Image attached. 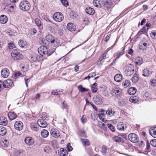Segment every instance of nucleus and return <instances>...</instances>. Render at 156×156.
I'll return each instance as SVG.
<instances>
[{"instance_id":"1","label":"nucleus","mask_w":156,"mask_h":156,"mask_svg":"<svg viewBox=\"0 0 156 156\" xmlns=\"http://www.w3.org/2000/svg\"><path fill=\"white\" fill-rule=\"evenodd\" d=\"M19 7L23 11H28L30 7V4L27 1H23L20 3Z\"/></svg>"},{"instance_id":"2","label":"nucleus","mask_w":156,"mask_h":156,"mask_svg":"<svg viewBox=\"0 0 156 156\" xmlns=\"http://www.w3.org/2000/svg\"><path fill=\"white\" fill-rule=\"evenodd\" d=\"M128 139L131 142L136 143L139 140V138L138 136L134 133H131L128 136Z\"/></svg>"},{"instance_id":"3","label":"nucleus","mask_w":156,"mask_h":156,"mask_svg":"<svg viewBox=\"0 0 156 156\" xmlns=\"http://www.w3.org/2000/svg\"><path fill=\"white\" fill-rule=\"evenodd\" d=\"M11 56L14 60H18L21 57V55L16 49H13L12 51Z\"/></svg>"},{"instance_id":"4","label":"nucleus","mask_w":156,"mask_h":156,"mask_svg":"<svg viewBox=\"0 0 156 156\" xmlns=\"http://www.w3.org/2000/svg\"><path fill=\"white\" fill-rule=\"evenodd\" d=\"M23 123L20 121H16L14 124V127L18 130H21L23 129Z\"/></svg>"},{"instance_id":"5","label":"nucleus","mask_w":156,"mask_h":156,"mask_svg":"<svg viewBox=\"0 0 156 156\" xmlns=\"http://www.w3.org/2000/svg\"><path fill=\"white\" fill-rule=\"evenodd\" d=\"M122 94V91L119 90L117 88H114L112 90V94L113 96H115L117 98H120V95Z\"/></svg>"},{"instance_id":"6","label":"nucleus","mask_w":156,"mask_h":156,"mask_svg":"<svg viewBox=\"0 0 156 156\" xmlns=\"http://www.w3.org/2000/svg\"><path fill=\"white\" fill-rule=\"evenodd\" d=\"M9 70L6 68L2 69L1 72V75L2 77L6 78L9 75Z\"/></svg>"},{"instance_id":"7","label":"nucleus","mask_w":156,"mask_h":156,"mask_svg":"<svg viewBox=\"0 0 156 156\" xmlns=\"http://www.w3.org/2000/svg\"><path fill=\"white\" fill-rule=\"evenodd\" d=\"M37 124L38 126L42 128L46 127L48 125L46 121L42 119H39L37 121Z\"/></svg>"},{"instance_id":"8","label":"nucleus","mask_w":156,"mask_h":156,"mask_svg":"<svg viewBox=\"0 0 156 156\" xmlns=\"http://www.w3.org/2000/svg\"><path fill=\"white\" fill-rule=\"evenodd\" d=\"M13 82L10 80H7L3 82V87L5 88H9L12 84Z\"/></svg>"},{"instance_id":"9","label":"nucleus","mask_w":156,"mask_h":156,"mask_svg":"<svg viewBox=\"0 0 156 156\" xmlns=\"http://www.w3.org/2000/svg\"><path fill=\"white\" fill-rule=\"evenodd\" d=\"M58 153L60 156H67L68 154L67 150L63 148H61L58 150Z\"/></svg>"},{"instance_id":"10","label":"nucleus","mask_w":156,"mask_h":156,"mask_svg":"<svg viewBox=\"0 0 156 156\" xmlns=\"http://www.w3.org/2000/svg\"><path fill=\"white\" fill-rule=\"evenodd\" d=\"M53 19H57V20H63L64 18L62 14L60 12H55L53 14Z\"/></svg>"},{"instance_id":"11","label":"nucleus","mask_w":156,"mask_h":156,"mask_svg":"<svg viewBox=\"0 0 156 156\" xmlns=\"http://www.w3.org/2000/svg\"><path fill=\"white\" fill-rule=\"evenodd\" d=\"M94 5L96 7L101 8L104 6L103 4V1L100 0H94L93 1Z\"/></svg>"},{"instance_id":"12","label":"nucleus","mask_w":156,"mask_h":156,"mask_svg":"<svg viewBox=\"0 0 156 156\" xmlns=\"http://www.w3.org/2000/svg\"><path fill=\"white\" fill-rule=\"evenodd\" d=\"M25 143L29 146H31L34 142L33 139L31 137H27L25 139Z\"/></svg>"},{"instance_id":"13","label":"nucleus","mask_w":156,"mask_h":156,"mask_svg":"<svg viewBox=\"0 0 156 156\" xmlns=\"http://www.w3.org/2000/svg\"><path fill=\"white\" fill-rule=\"evenodd\" d=\"M50 133L51 136L54 137H58L60 135V134L56 129H52L51 130Z\"/></svg>"},{"instance_id":"14","label":"nucleus","mask_w":156,"mask_h":156,"mask_svg":"<svg viewBox=\"0 0 156 156\" xmlns=\"http://www.w3.org/2000/svg\"><path fill=\"white\" fill-rule=\"evenodd\" d=\"M31 129L34 131H37L39 130V126L35 122H32L30 125Z\"/></svg>"},{"instance_id":"15","label":"nucleus","mask_w":156,"mask_h":156,"mask_svg":"<svg viewBox=\"0 0 156 156\" xmlns=\"http://www.w3.org/2000/svg\"><path fill=\"white\" fill-rule=\"evenodd\" d=\"M49 42H50L54 47L57 46L59 44V41L58 40L54 38L49 39Z\"/></svg>"},{"instance_id":"16","label":"nucleus","mask_w":156,"mask_h":156,"mask_svg":"<svg viewBox=\"0 0 156 156\" xmlns=\"http://www.w3.org/2000/svg\"><path fill=\"white\" fill-rule=\"evenodd\" d=\"M8 123L6 118L4 117H0V125L3 126L6 125Z\"/></svg>"},{"instance_id":"17","label":"nucleus","mask_w":156,"mask_h":156,"mask_svg":"<svg viewBox=\"0 0 156 156\" xmlns=\"http://www.w3.org/2000/svg\"><path fill=\"white\" fill-rule=\"evenodd\" d=\"M113 140L117 143H122V144L124 143V140L122 138L117 136H114Z\"/></svg>"},{"instance_id":"18","label":"nucleus","mask_w":156,"mask_h":156,"mask_svg":"<svg viewBox=\"0 0 156 156\" xmlns=\"http://www.w3.org/2000/svg\"><path fill=\"white\" fill-rule=\"evenodd\" d=\"M93 100L95 103L97 105H99L102 102V99L99 96H96L93 98Z\"/></svg>"},{"instance_id":"19","label":"nucleus","mask_w":156,"mask_h":156,"mask_svg":"<svg viewBox=\"0 0 156 156\" xmlns=\"http://www.w3.org/2000/svg\"><path fill=\"white\" fill-rule=\"evenodd\" d=\"M85 10L87 13L91 15H93L95 12V10L94 9L89 7H87Z\"/></svg>"},{"instance_id":"20","label":"nucleus","mask_w":156,"mask_h":156,"mask_svg":"<svg viewBox=\"0 0 156 156\" xmlns=\"http://www.w3.org/2000/svg\"><path fill=\"white\" fill-rule=\"evenodd\" d=\"M67 28L70 31H74L75 30V25L72 23L68 24Z\"/></svg>"},{"instance_id":"21","label":"nucleus","mask_w":156,"mask_h":156,"mask_svg":"<svg viewBox=\"0 0 156 156\" xmlns=\"http://www.w3.org/2000/svg\"><path fill=\"white\" fill-rule=\"evenodd\" d=\"M122 78V76L121 74H117L115 75L114 79L115 81L117 82H119L121 81Z\"/></svg>"},{"instance_id":"22","label":"nucleus","mask_w":156,"mask_h":156,"mask_svg":"<svg viewBox=\"0 0 156 156\" xmlns=\"http://www.w3.org/2000/svg\"><path fill=\"white\" fill-rule=\"evenodd\" d=\"M27 42L23 40L20 39L18 42V44L21 47L24 48L27 45Z\"/></svg>"},{"instance_id":"23","label":"nucleus","mask_w":156,"mask_h":156,"mask_svg":"<svg viewBox=\"0 0 156 156\" xmlns=\"http://www.w3.org/2000/svg\"><path fill=\"white\" fill-rule=\"evenodd\" d=\"M8 116L9 119L11 120L15 119L17 117L16 114L13 112H10L8 114Z\"/></svg>"},{"instance_id":"24","label":"nucleus","mask_w":156,"mask_h":156,"mask_svg":"<svg viewBox=\"0 0 156 156\" xmlns=\"http://www.w3.org/2000/svg\"><path fill=\"white\" fill-rule=\"evenodd\" d=\"M103 4H104V5H105L107 9H108L111 8L112 2L110 0H108L106 1L105 2L103 1Z\"/></svg>"},{"instance_id":"25","label":"nucleus","mask_w":156,"mask_h":156,"mask_svg":"<svg viewBox=\"0 0 156 156\" xmlns=\"http://www.w3.org/2000/svg\"><path fill=\"white\" fill-rule=\"evenodd\" d=\"M136 91V89L134 87L130 88L128 90V93L130 95H133Z\"/></svg>"},{"instance_id":"26","label":"nucleus","mask_w":156,"mask_h":156,"mask_svg":"<svg viewBox=\"0 0 156 156\" xmlns=\"http://www.w3.org/2000/svg\"><path fill=\"white\" fill-rule=\"evenodd\" d=\"M80 140L83 146H88L90 144L89 140L87 139H81Z\"/></svg>"},{"instance_id":"27","label":"nucleus","mask_w":156,"mask_h":156,"mask_svg":"<svg viewBox=\"0 0 156 156\" xmlns=\"http://www.w3.org/2000/svg\"><path fill=\"white\" fill-rule=\"evenodd\" d=\"M143 76L144 77H148L151 74L152 72L149 71L147 69H144L143 70Z\"/></svg>"},{"instance_id":"28","label":"nucleus","mask_w":156,"mask_h":156,"mask_svg":"<svg viewBox=\"0 0 156 156\" xmlns=\"http://www.w3.org/2000/svg\"><path fill=\"white\" fill-rule=\"evenodd\" d=\"M78 88L79 91L82 93L87 92L89 90V89L87 88L83 87L81 85H79Z\"/></svg>"},{"instance_id":"29","label":"nucleus","mask_w":156,"mask_h":156,"mask_svg":"<svg viewBox=\"0 0 156 156\" xmlns=\"http://www.w3.org/2000/svg\"><path fill=\"white\" fill-rule=\"evenodd\" d=\"M143 62V59L140 57H137L135 60V63L138 66L140 65Z\"/></svg>"},{"instance_id":"30","label":"nucleus","mask_w":156,"mask_h":156,"mask_svg":"<svg viewBox=\"0 0 156 156\" xmlns=\"http://www.w3.org/2000/svg\"><path fill=\"white\" fill-rule=\"evenodd\" d=\"M147 45V43L143 42V41H142L140 43L139 47L140 49L144 50L145 48V47H146Z\"/></svg>"},{"instance_id":"31","label":"nucleus","mask_w":156,"mask_h":156,"mask_svg":"<svg viewBox=\"0 0 156 156\" xmlns=\"http://www.w3.org/2000/svg\"><path fill=\"white\" fill-rule=\"evenodd\" d=\"M6 133V130L3 126L0 127V135L2 136L5 135Z\"/></svg>"},{"instance_id":"32","label":"nucleus","mask_w":156,"mask_h":156,"mask_svg":"<svg viewBox=\"0 0 156 156\" xmlns=\"http://www.w3.org/2000/svg\"><path fill=\"white\" fill-rule=\"evenodd\" d=\"M97 86L98 84L96 83H94L92 85L91 89L93 93H95L98 90Z\"/></svg>"},{"instance_id":"33","label":"nucleus","mask_w":156,"mask_h":156,"mask_svg":"<svg viewBox=\"0 0 156 156\" xmlns=\"http://www.w3.org/2000/svg\"><path fill=\"white\" fill-rule=\"evenodd\" d=\"M49 134L48 131L45 129H43L41 132V135L43 138L47 137Z\"/></svg>"},{"instance_id":"34","label":"nucleus","mask_w":156,"mask_h":156,"mask_svg":"<svg viewBox=\"0 0 156 156\" xmlns=\"http://www.w3.org/2000/svg\"><path fill=\"white\" fill-rule=\"evenodd\" d=\"M149 131L151 135L154 138H156V127H154L152 129L151 131Z\"/></svg>"},{"instance_id":"35","label":"nucleus","mask_w":156,"mask_h":156,"mask_svg":"<svg viewBox=\"0 0 156 156\" xmlns=\"http://www.w3.org/2000/svg\"><path fill=\"white\" fill-rule=\"evenodd\" d=\"M131 80L132 82L133 83H136L139 80V78L136 73H135L133 75L132 78Z\"/></svg>"},{"instance_id":"36","label":"nucleus","mask_w":156,"mask_h":156,"mask_svg":"<svg viewBox=\"0 0 156 156\" xmlns=\"http://www.w3.org/2000/svg\"><path fill=\"white\" fill-rule=\"evenodd\" d=\"M129 101L131 102L136 103L138 102V100L136 96H131L130 98Z\"/></svg>"},{"instance_id":"37","label":"nucleus","mask_w":156,"mask_h":156,"mask_svg":"<svg viewBox=\"0 0 156 156\" xmlns=\"http://www.w3.org/2000/svg\"><path fill=\"white\" fill-rule=\"evenodd\" d=\"M117 127L119 130H124L125 129L124 123L122 122L119 123L117 126Z\"/></svg>"},{"instance_id":"38","label":"nucleus","mask_w":156,"mask_h":156,"mask_svg":"<svg viewBox=\"0 0 156 156\" xmlns=\"http://www.w3.org/2000/svg\"><path fill=\"white\" fill-rule=\"evenodd\" d=\"M126 102L124 99L119 100L118 102L119 105L121 107L124 106L126 104Z\"/></svg>"},{"instance_id":"39","label":"nucleus","mask_w":156,"mask_h":156,"mask_svg":"<svg viewBox=\"0 0 156 156\" xmlns=\"http://www.w3.org/2000/svg\"><path fill=\"white\" fill-rule=\"evenodd\" d=\"M43 48H42V52L44 55H46L47 56H49L48 53V50H47V48L46 47L43 46Z\"/></svg>"},{"instance_id":"40","label":"nucleus","mask_w":156,"mask_h":156,"mask_svg":"<svg viewBox=\"0 0 156 156\" xmlns=\"http://www.w3.org/2000/svg\"><path fill=\"white\" fill-rule=\"evenodd\" d=\"M130 82L129 80H126L122 82V85L125 88L127 87L130 86Z\"/></svg>"},{"instance_id":"41","label":"nucleus","mask_w":156,"mask_h":156,"mask_svg":"<svg viewBox=\"0 0 156 156\" xmlns=\"http://www.w3.org/2000/svg\"><path fill=\"white\" fill-rule=\"evenodd\" d=\"M63 91V90L62 89L61 90H58L57 89L52 91L51 92V94H54L55 95H59L60 94V92H62Z\"/></svg>"},{"instance_id":"42","label":"nucleus","mask_w":156,"mask_h":156,"mask_svg":"<svg viewBox=\"0 0 156 156\" xmlns=\"http://www.w3.org/2000/svg\"><path fill=\"white\" fill-rule=\"evenodd\" d=\"M114 113V112L112 111L111 108L108 109V111L106 112V114L109 116H111Z\"/></svg>"},{"instance_id":"43","label":"nucleus","mask_w":156,"mask_h":156,"mask_svg":"<svg viewBox=\"0 0 156 156\" xmlns=\"http://www.w3.org/2000/svg\"><path fill=\"white\" fill-rule=\"evenodd\" d=\"M129 69H126L124 72L125 74L127 76H131L133 73V72L129 71Z\"/></svg>"},{"instance_id":"44","label":"nucleus","mask_w":156,"mask_h":156,"mask_svg":"<svg viewBox=\"0 0 156 156\" xmlns=\"http://www.w3.org/2000/svg\"><path fill=\"white\" fill-rule=\"evenodd\" d=\"M22 75V73L20 72H17L15 73L13 75L12 77L14 78V80H15L18 77L17 76H19Z\"/></svg>"},{"instance_id":"45","label":"nucleus","mask_w":156,"mask_h":156,"mask_svg":"<svg viewBox=\"0 0 156 156\" xmlns=\"http://www.w3.org/2000/svg\"><path fill=\"white\" fill-rule=\"evenodd\" d=\"M37 54H34L31 57L30 60L33 62L36 61L37 60Z\"/></svg>"},{"instance_id":"46","label":"nucleus","mask_w":156,"mask_h":156,"mask_svg":"<svg viewBox=\"0 0 156 156\" xmlns=\"http://www.w3.org/2000/svg\"><path fill=\"white\" fill-rule=\"evenodd\" d=\"M107 147L105 145H103L101 148V153L103 154H105L107 151Z\"/></svg>"},{"instance_id":"47","label":"nucleus","mask_w":156,"mask_h":156,"mask_svg":"<svg viewBox=\"0 0 156 156\" xmlns=\"http://www.w3.org/2000/svg\"><path fill=\"white\" fill-rule=\"evenodd\" d=\"M148 29V28H146L145 26H144L143 28L140 30L139 32L143 34H145L146 33V30Z\"/></svg>"},{"instance_id":"48","label":"nucleus","mask_w":156,"mask_h":156,"mask_svg":"<svg viewBox=\"0 0 156 156\" xmlns=\"http://www.w3.org/2000/svg\"><path fill=\"white\" fill-rule=\"evenodd\" d=\"M81 134V136L83 137H87L85 132L83 128L80 129L79 130Z\"/></svg>"},{"instance_id":"49","label":"nucleus","mask_w":156,"mask_h":156,"mask_svg":"<svg viewBox=\"0 0 156 156\" xmlns=\"http://www.w3.org/2000/svg\"><path fill=\"white\" fill-rule=\"evenodd\" d=\"M46 57V55H44V54L42 55H38L37 56V60L38 61H40L41 60H42L44 58Z\"/></svg>"},{"instance_id":"50","label":"nucleus","mask_w":156,"mask_h":156,"mask_svg":"<svg viewBox=\"0 0 156 156\" xmlns=\"http://www.w3.org/2000/svg\"><path fill=\"white\" fill-rule=\"evenodd\" d=\"M126 69H129V71L133 72L134 71V67L131 64H130Z\"/></svg>"},{"instance_id":"51","label":"nucleus","mask_w":156,"mask_h":156,"mask_svg":"<svg viewBox=\"0 0 156 156\" xmlns=\"http://www.w3.org/2000/svg\"><path fill=\"white\" fill-rule=\"evenodd\" d=\"M106 53L103 54L101 57L99 58V60L100 62H103L104 61V60H103V59L107 58V57L106 55Z\"/></svg>"},{"instance_id":"52","label":"nucleus","mask_w":156,"mask_h":156,"mask_svg":"<svg viewBox=\"0 0 156 156\" xmlns=\"http://www.w3.org/2000/svg\"><path fill=\"white\" fill-rule=\"evenodd\" d=\"M61 1L63 5L67 7L69 5L68 2L67 0H61Z\"/></svg>"},{"instance_id":"53","label":"nucleus","mask_w":156,"mask_h":156,"mask_svg":"<svg viewBox=\"0 0 156 156\" xmlns=\"http://www.w3.org/2000/svg\"><path fill=\"white\" fill-rule=\"evenodd\" d=\"M67 151L69 152L71 151L73 149V147L70 145V144L69 143H68L67 145Z\"/></svg>"},{"instance_id":"54","label":"nucleus","mask_w":156,"mask_h":156,"mask_svg":"<svg viewBox=\"0 0 156 156\" xmlns=\"http://www.w3.org/2000/svg\"><path fill=\"white\" fill-rule=\"evenodd\" d=\"M150 84L153 87H154L156 86V80L155 79H152L150 81Z\"/></svg>"},{"instance_id":"55","label":"nucleus","mask_w":156,"mask_h":156,"mask_svg":"<svg viewBox=\"0 0 156 156\" xmlns=\"http://www.w3.org/2000/svg\"><path fill=\"white\" fill-rule=\"evenodd\" d=\"M150 144L153 147H156V139H154L150 142Z\"/></svg>"},{"instance_id":"56","label":"nucleus","mask_w":156,"mask_h":156,"mask_svg":"<svg viewBox=\"0 0 156 156\" xmlns=\"http://www.w3.org/2000/svg\"><path fill=\"white\" fill-rule=\"evenodd\" d=\"M108 128L113 132L115 131V128L114 126L111 124H108Z\"/></svg>"},{"instance_id":"57","label":"nucleus","mask_w":156,"mask_h":156,"mask_svg":"<svg viewBox=\"0 0 156 156\" xmlns=\"http://www.w3.org/2000/svg\"><path fill=\"white\" fill-rule=\"evenodd\" d=\"M51 143L52 146L53 147H57V142L55 140H53L51 142Z\"/></svg>"},{"instance_id":"58","label":"nucleus","mask_w":156,"mask_h":156,"mask_svg":"<svg viewBox=\"0 0 156 156\" xmlns=\"http://www.w3.org/2000/svg\"><path fill=\"white\" fill-rule=\"evenodd\" d=\"M35 23L36 25L39 27L41 26V20H34Z\"/></svg>"},{"instance_id":"59","label":"nucleus","mask_w":156,"mask_h":156,"mask_svg":"<svg viewBox=\"0 0 156 156\" xmlns=\"http://www.w3.org/2000/svg\"><path fill=\"white\" fill-rule=\"evenodd\" d=\"M43 48V46H40L38 49V53L40 54V55H42L43 54V52H42V48Z\"/></svg>"},{"instance_id":"60","label":"nucleus","mask_w":156,"mask_h":156,"mask_svg":"<svg viewBox=\"0 0 156 156\" xmlns=\"http://www.w3.org/2000/svg\"><path fill=\"white\" fill-rule=\"evenodd\" d=\"M116 56V57L115 58V60L117 59L118 58H119L120 56L122 55V53L121 52L119 51H118L115 54Z\"/></svg>"},{"instance_id":"61","label":"nucleus","mask_w":156,"mask_h":156,"mask_svg":"<svg viewBox=\"0 0 156 156\" xmlns=\"http://www.w3.org/2000/svg\"><path fill=\"white\" fill-rule=\"evenodd\" d=\"M146 149L148 151H145L146 152H148L150 151V146L148 141H147V142Z\"/></svg>"},{"instance_id":"62","label":"nucleus","mask_w":156,"mask_h":156,"mask_svg":"<svg viewBox=\"0 0 156 156\" xmlns=\"http://www.w3.org/2000/svg\"><path fill=\"white\" fill-rule=\"evenodd\" d=\"M30 34L33 35H34L37 32V30L35 28H33L31 29L30 30Z\"/></svg>"},{"instance_id":"63","label":"nucleus","mask_w":156,"mask_h":156,"mask_svg":"<svg viewBox=\"0 0 156 156\" xmlns=\"http://www.w3.org/2000/svg\"><path fill=\"white\" fill-rule=\"evenodd\" d=\"M87 118L84 115H83L81 118V122L82 123H84L86 122Z\"/></svg>"},{"instance_id":"64","label":"nucleus","mask_w":156,"mask_h":156,"mask_svg":"<svg viewBox=\"0 0 156 156\" xmlns=\"http://www.w3.org/2000/svg\"><path fill=\"white\" fill-rule=\"evenodd\" d=\"M23 151L22 150H20L19 151L16 152L15 154V155L16 156H20V154L22 153Z\"/></svg>"}]
</instances>
